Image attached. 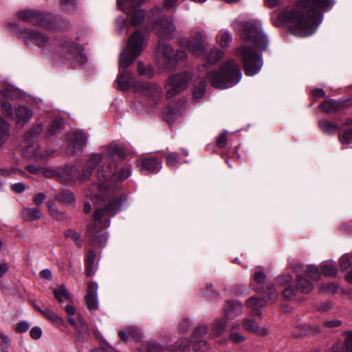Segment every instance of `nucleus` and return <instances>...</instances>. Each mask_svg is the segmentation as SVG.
Returning a JSON list of instances; mask_svg holds the SVG:
<instances>
[{"label":"nucleus","instance_id":"f257e3e1","mask_svg":"<svg viewBox=\"0 0 352 352\" xmlns=\"http://www.w3.org/2000/svg\"><path fill=\"white\" fill-rule=\"evenodd\" d=\"M94 166H98L97 170L98 184H91L86 191V196L94 201L96 210L94 219L101 227L107 228L110 225V219L121 209L122 204L126 197L120 192L118 187L112 183L121 182L130 175L128 168H123L117 175L116 165L111 154H93L83 165L82 173L67 168L66 171L72 178H78L85 182L90 179Z\"/></svg>","mask_w":352,"mask_h":352},{"label":"nucleus","instance_id":"f03ea898","mask_svg":"<svg viewBox=\"0 0 352 352\" xmlns=\"http://www.w3.org/2000/svg\"><path fill=\"white\" fill-rule=\"evenodd\" d=\"M332 0H297L296 7L287 8L281 14L283 20L300 36L313 34L322 22V12L332 8Z\"/></svg>","mask_w":352,"mask_h":352},{"label":"nucleus","instance_id":"7ed1b4c3","mask_svg":"<svg viewBox=\"0 0 352 352\" xmlns=\"http://www.w3.org/2000/svg\"><path fill=\"white\" fill-rule=\"evenodd\" d=\"M211 85L217 89H227L236 85L241 79L242 74L239 65L232 60L222 65L219 70L208 74Z\"/></svg>","mask_w":352,"mask_h":352},{"label":"nucleus","instance_id":"20e7f679","mask_svg":"<svg viewBox=\"0 0 352 352\" xmlns=\"http://www.w3.org/2000/svg\"><path fill=\"white\" fill-rule=\"evenodd\" d=\"M116 82L118 89L126 91L131 86H133L135 91L142 95L151 98L157 101L162 96V89L155 84H151L148 82H136L134 78L127 71L122 72L116 78Z\"/></svg>","mask_w":352,"mask_h":352},{"label":"nucleus","instance_id":"39448f33","mask_svg":"<svg viewBox=\"0 0 352 352\" xmlns=\"http://www.w3.org/2000/svg\"><path fill=\"white\" fill-rule=\"evenodd\" d=\"M148 34L137 31L129 38L127 45L120 55L119 66L125 69L140 54L146 45Z\"/></svg>","mask_w":352,"mask_h":352},{"label":"nucleus","instance_id":"423d86ee","mask_svg":"<svg viewBox=\"0 0 352 352\" xmlns=\"http://www.w3.org/2000/svg\"><path fill=\"white\" fill-rule=\"evenodd\" d=\"M241 38L254 44L258 49L265 50L268 45L267 36L263 32L261 24L257 21H248L241 24Z\"/></svg>","mask_w":352,"mask_h":352},{"label":"nucleus","instance_id":"0eeeda50","mask_svg":"<svg viewBox=\"0 0 352 352\" xmlns=\"http://www.w3.org/2000/svg\"><path fill=\"white\" fill-rule=\"evenodd\" d=\"M152 31L160 37L170 39L173 36L175 25L171 19L161 14L159 7L155 8L151 12Z\"/></svg>","mask_w":352,"mask_h":352},{"label":"nucleus","instance_id":"6e6552de","mask_svg":"<svg viewBox=\"0 0 352 352\" xmlns=\"http://www.w3.org/2000/svg\"><path fill=\"white\" fill-rule=\"evenodd\" d=\"M238 55L241 58L245 72L248 76L257 74L263 66L262 56L248 45H244L237 50Z\"/></svg>","mask_w":352,"mask_h":352},{"label":"nucleus","instance_id":"1a4fd4ad","mask_svg":"<svg viewBox=\"0 0 352 352\" xmlns=\"http://www.w3.org/2000/svg\"><path fill=\"white\" fill-rule=\"evenodd\" d=\"M208 44V38L205 32L195 30L188 39L179 41V45L190 51L197 57L205 55L206 48Z\"/></svg>","mask_w":352,"mask_h":352},{"label":"nucleus","instance_id":"9d476101","mask_svg":"<svg viewBox=\"0 0 352 352\" xmlns=\"http://www.w3.org/2000/svg\"><path fill=\"white\" fill-rule=\"evenodd\" d=\"M192 76L188 72H183L172 75L166 85V97L171 98L186 89Z\"/></svg>","mask_w":352,"mask_h":352},{"label":"nucleus","instance_id":"9b49d317","mask_svg":"<svg viewBox=\"0 0 352 352\" xmlns=\"http://www.w3.org/2000/svg\"><path fill=\"white\" fill-rule=\"evenodd\" d=\"M56 51L62 54L74 62L83 65L87 62V57L82 53L80 47L69 40L64 39L58 41L56 43Z\"/></svg>","mask_w":352,"mask_h":352},{"label":"nucleus","instance_id":"f8f14e48","mask_svg":"<svg viewBox=\"0 0 352 352\" xmlns=\"http://www.w3.org/2000/svg\"><path fill=\"white\" fill-rule=\"evenodd\" d=\"M144 0H117L118 7L126 14L131 15V25L136 27L140 25L145 16L143 10H137Z\"/></svg>","mask_w":352,"mask_h":352},{"label":"nucleus","instance_id":"ddd939ff","mask_svg":"<svg viewBox=\"0 0 352 352\" xmlns=\"http://www.w3.org/2000/svg\"><path fill=\"white\" fill-rule=\"evenodd\" d=\"M18 16L23 20L45 28H59L54 23L55 18L52 14H43L38 11L23 10L18 13Z\"/></svg>","mask_w":352,"mask_h":352},{"label":"nucleus","instance_id":"4468645a","mask_svg":"<svg viewBox=\"0 0 352 352\" xmlns=\"http://www.w3.org/2000/svg\"><path fill=\"white\" fill-rule=\"evenodd\" d=\"M253 278L257 284L254 289L256 292L268 296L270 301L274 302L276 300L277 292L272 283L266 282V276L263 272H256L253 275Z\"/></svg>","mask_w":352,"mask_h":352},{"label":"nucleus","instance_id":"2eb2a0df","mask_svg":"<svg viewBox=\"0 0 352 352\" xmlns=\"http://www.w3.org/2000/svg\"><path fill=\"white\" fill-rule=\"evenodd\" d=\"M21 36L25 44L30 47L36 45L42 48L50 46L48 38L38 31L25 30L21 32Z\"/></svg>","mask_w":352,"mask_h":352},{"label":"nucleus","instance_id":"dca6fc26","mask_svg":"<svg viewBox=\"0 0 352 352\" xmlns=\"http://www.w3.org/2000/svg\"><path fill=\"white\" fill-rule=\"evenodd\" d=\"M87 140V135L81 130H74L67 135L69 150L74 154L82 150Z\"/></svg>","mask_w":352,"mask_h":352},{"label":"nucleus","instance_id":"f3484780","mask_svg":"<svg viewBox=\"0 0 352 352\" xmlns=\"http://www.w3.org/2000/svg\"><path fill=\"white\" fill-rule=\"evenodd\" d=\"M185 107L186 101L168 105L164 113V119L170 124L177 123L182 118Z\"/></svg>","mask_w":352,"mask_h":352},{"label":"nucleus","instance_id":"a211bd4d","mask_svg":"<svg viewBox=\"0 0 352 352\" xmlns=\"http://www.w3.org/2000/svg\"><path fill=\"white\" fill-rule=\"evenodd\" d=\"M91 245L98 246L99 248L104 247L107 241V232L100 230H96V226L91 225L86 233Z\"/></svg>","mask_w":352,"mask_h":352},{"label":"nucleus","instance_id":"6ab92c4d","mask_svg":"<svg viewBox=\"0 0 352 352\" xmlns=\"http://www.w3.org/2000/svg\"><path fill=\"white\" fill-rule=\"evenodd\" d=\"M246 307L252 315H256L259 317L262 316L261 309L264 308L267 302L263 298L256 296H252L246 301Z\"/></svg>","mask_w":352,"mask_h":352},{"label":"nucleus","instance_id":"aec40b11","mask_svg":"<svg viewBox=\"0 0 352 352\" xmlns=\"http://www.w3.org/2000/svg\"><path fill=\"white\" fill-rule=\"evenodd\" d=\"M98 285L96 283H90L87 286V292L85 296L87 306L90 310H95L98 308Z\"/></svg>","mask_w":352,"mask_h":352},{"label":"nucleus","instance_id":"412c9836","mask_svg":"<svg viewBox=\"0 0 352 352\" xmlns=\"http://www.w3.org/2000/svg\"><path fill=\"white\" fill-rule=\"evenodd\" d=\"M243 306L240 302L229 300L224 306V312L228 318H234L242 314Z\"/></svg>","mask_w":352,"mask_h":352},{"label":"nucleus","instance_id":"4be33fe9","mask_svg":"<svg viewBox=\"0 0 352 352\" xmlns=\"http://www.w3.org/2000/svg\"><path fill=\"white\" fill-rule=\"evenodd\" d=\"M21 214L24 221L29 222H33L43 218V213L38 208H24L21 210Z\"/></svg>","mask_w":352,"mask_h":352},{"label":"nucleus","instance_id":"5701e85b","mask_svg":"<svg viewBox=\"0 0 352 352\" xmlns=\"http://www.w3.org/2000/svg\"><path fill=\"white\" fill-rule=\"evenodd\" d=\"M139 166L140 170H146L151 173L158 172L162 168L161 163L156 158L142 160Z\"/></svg>","mask_w":352,"mask_h":352},{"label":"nucleus","instance_id":"b1692460","mask_svg":"<svg viewBox=\"0 0 352 352\" xmlns=\"http://www.w3.org/2000/svg\"><path fill=\"white\" fill-rule=\"evenodd\" d=\"M25 153L28 157L36 160H43L51 155L48 151H42L41 148L36 144H33L27 147Z\"/></svg>","mask_w":352,"mask_h":352},{"label":"nucleus","instance_id":"393cba45","mask_svg":"<svg viewBox=\"0 0 352 352\" xmlns=\"http://www.w3.org/2000/svg\"><path fill=\"white\" fill-rule=\"evenodd\" d=\"M295 271L298 278V290L303 294L309 293L314 287L313 284L304 277L299 269H295Z\"/></svg>","mask_w":352,"mask_h":352},{"label":"nucleus","instance_id":"a878e982","mask_svg":"<svg viewBox=\"0 0 352 352\" xmlns=\"http://www.w3.org/2000/svg\"><path fill=\"white\" fill-rule=\"evenodd\" d=\"M15 119L16 124H23L32 116V111L25 106H19L15 109Z\"/></svg>","mask_w":352,"mask_h":352},{"label":"nucleus","instance_id":"bb28decb","mask_svg":"<svg viewBox=\"0 0 352 352\" xmlns=\"http://www.w3.org/2000/svg\"><path fill=\"white\" fill-rule=\"evenodd\" d=\"M296 329H298V331H293L292 332V336L296 338H299L310 333H318L320 331L319 326H310L307 324H300Z\"/></svg>","mask_w":352,"mask_h":352},{"label":"nucleus","instance_id":"cd10ccee","mask_svg":"<svg viewBox=\"0 0 352 352\" xmlns=\"http://www.w3.org/2000/svg\"><path fill=\"white\" fill-rule=\"evenodd\" d=\"M227 321L225 319H219L214 322L210 328L209 336L212 339H214L221 336L226 330Z\"/></svg>","mask_w":352,"mask_h":352},{"label":"nucleus","instance_id":"c85d7f7f","mask_svg":"<svg viewBox=\"0 0 352 352\" xmlns=\"http://www.w3.org/2000/svg\"><path fill=\"white\" fill-rule=\"evenodd\" d=\"M53 293L56 299L63 303L64 300L72 302V296L65 285H61L57 288L53 289Z\"/></svg>","mask_w":352,"mask_h":352},{"label":"nucleus","instance_id":"c756f323","mask_svg":"<svg viewBox=\"0 0 352 352\" xmlns=\"http://www.w3.org/2000/svg\"><path fill=\"white\" fill-rule=\"evenodd\" d=\"M55 200L65 206H69L75 201V196L72 192L63 190L56 195Z\"/></svg>","mask_w":352,"mask_h":352},{"label":"nucleus","instance_id":"7c9ffc66","mask_svg":"<svg viewBox=\"0 0 352 352\" xmlns=\"http://www.w3.org/2000/svg\"><path fill=\"white\" fill-rule=\"evenodd\" d=\"M296 269H299L302 274H305L313 280H318L320 276L318 268L314 265H299Z\"/></svg>","mask_w":352,"mask_h":352},{"label":"nucleus","instance_id":"2f4dec72","mask_svg":"<svg viewBox=\"0 0 352 352\" xmlns=\"http://www.w3.org/2000/svg\"><path fill=\"white\" fill-rule=\"evenodd\" d=\"M206 83L201 78L195 80L192 89V95L195 100H198L205 95Z\"/></svg>","mask_w":352,"mask_h":352},{"label":"nucleus","instance_id":"473e14b6","mask_svg":"<svg viewBox=\"0 0 352 352\" xmlns=\"http://www.w3.org/2000/svg\"><path fill=\"white\" fill-rule=\"evenodd\" d=\"M40 313H41L52 323L56 324V326L60 327L65 325L64 320L50 309L40 310Z\"/></svg>","mask_w":352,"mask_h":352},{"label":"nucleus","instance_id":"72a5a7b5","mask_svg":"<svg viewBox=\"0 0 352 352\" xmlns=\"http://www.w3.org/2000/svg\"><path fill=\"white\" fill-rule=\"evenodd\" d=\"M78 0H60V6L63 11L68 14H74L79 8Z\"/></svg>","mask_w":352,"mask_h":352},{"label":"nucleus","instance_id":"f704fd0d","mask_svg":"<svg viewBox=\"0 0 352 352\" xmlns=\"http://www.w3.org/2000/svg\"><path fill=\"white\" fill-rule=\"evenodd\" d=\"M19 91L11 85H5L0 88V96L3 98H16L19 96Z\"/></svg>","mask_w":352,"mask_h":352},{"label":"nucleus","instance_id":"c9c22d12","mask_svg":"<svg viewBox=\"0 0 352 352\" xmlns=\"http://www.w3.org/2000/svg\"><path fill=\"white\" fill-rule=\"evenodd\" d=\"M8 124L0 116V149L3 146L10 138Z\"/></svg>","mask_w":352,"mask_h":352},{"label":"nucleus","instance_id":"e433bc0d","mask_svg":"<svg viewBox=\"0 0 352 352\" xmlns=\"http://www.w3.org/2000/svg\"><path fill=\"white\" fill-rule=\"evenodd\" d=\"M96 254L93 250H89L87 252L86 257V274L87 276H91L96 272V266L94 264Z\"/></svg>","mask_w":352,"mask_h":352},{"label":"nucleus","instance_id":"4c0bfd02","mask_svg":"<svg viewBox=\"0 0 352 352\" xmlns=\"http://www.w3.org/2000/svg\"><path fill=\"white\" fill-rule=\"evenodd\" d=\"M318 124L322 131L328 134H333L339 130V126L327 120H321Z\"/></svg>","mask_w":352,"mask_h":352},{"label":"nucleus","instance_id":"58836bf2","mask_svg":"<svg viewBox=\"0 0 352 352\" xmlns=\"http://www.w3.org/2000/svg\"><path fill=\"white\" fill-rule=\"evenodd\" d=\"M321 271L322 274L327 276H334L337 274L338 270L333 261H327L323 262L321 265Z\"/></svg>","mask_w":352,"mask_h":352},{"label":"nucleus","instance_id":"ea45409f","mask_svg":"<svg viewBox=\"0 0 352 352\" xmlns=\"http://www.w3.org/2000/svg\"><path fill=\"white\" fill-rule=\"evenodd\" d=\"M47 206L48 208V212L50 215L57 221H63L66 215L61 211H60L55 204L51 201L47 202Z\"/></svg>","mask_w":352,"mask_h":352},{"label":"nucleus","instance_id":"a19ab883","mask_svg":"<svg viewBox=\"0 0 352 352\" xmlns=\"http://www.w3.org/2000/svg\"><path fill=\"white\" fill-rule=\"evenodd\" d=\"M232 40L231 34L227 30H221L217 34V41L222 47H228Z\"/></svg>","mask_w":352,"mask_h":352},{"label":"nucleus","instance_id":"79ce46f5","mask_svg":"<svg viewBox=\"0 0 352 352\" xmlns=\"http://www.w3.org/2000/svg\"><path fill=\"white\" fill-rule=\"evenodd\" d=\"M223 56V53L221 50L213 48L212 49L209 53H206L205 55L202 57L206 58L208 60V62L210 63H215L216 62L220 60Z\"/></svg>","mask_w":352,"mask_h":352},{"label":"nucleus","instance_id":"37998d69","mask_svg":"<svg viewBox=\"0 0 352 352\" xmlns=\"http://www.w3.org/2000/svg\"><path fill=\"white\" fill-rule=\"evenodd\" d=\"M157 48L162 50L164 56L166 58L167 60L170 62L175 52L172 46L168 43L160 41L157 44Z\"/></svg>","mask_w":352,"mask_h":352},{"label":"nucleus","instance_id":"c03bdc74","mask_svg":"<svg viewBox=\"0 0 352 352\" xmlns=\"http://www.w3.org/2000/svg\"><path fill=\"white\" fill-rule=\"evenodd\" d=\"M287 280L289 284L283 290V296L285 299L292 300L296 298L298 289H296L291 285L290 282L292 280V278L290 276H287Z\"/></svg>","mask_w":352,"mask_h":352},{"label":"nucleus","instance_id":"a18cd8bd","mask_svg":"<svg viewBox=\"0 0 352 352\" xmlns=\"http://www.w3.org/2000/svg\"><path fill=\"white\" fill-rule=\"evenodd\" d=\"M189 350V341L184 339L173 344L170 347V352H188Z\"/></svg>","mask_w":352,"mask_h":352},{"label":"nucleus","instance_id":"49530a36","mask_svg":"<svg viewBox=\"0 0 352 352\" xmlns=\"http://www.w3.org/2000/svg\"><path fill=\"white\" fill-rule=\"evenodd\" d=\"M338 285L334 283H326L320 285L319 292L324 294H334L338 292Z\"/></svg>","mask_w":352,"mask_h":352},{"label":"nucleus","instance_id":"de8ad7c7","mask_svg":"<svg viewBox=\"0 0 352 352\" xmlns=\"http://www.w3.org/2000/svg\"><path fill=\"white\" fill-rule=\"evenodd\" d=\"M339 103L333 100H327L320 104V108L327 113H332L339 109Z\"/></svg>","mask_w":352,"mask_h":352},{"label":"nucleus","instance_id":"09e8293b","mask_svg":"<svg viewBox=\"0 0 352 352\" xmlns=\"http://www.w3.org/2000/svg\"><path fill=\"white\" fill-rule=\"evenodd\" d=\"M240 327V325L239 324H234L232 327V329L230 330V337L229 339L231 342L235 344H239L245 340V337L238 333L237 331H235V329H239Z\"/></svg>","mask_w":352,"mask_h":352},{"label":"nucleus","instance_id":"8fccbe9b","mask_svg":"<svg viewBox=\"0 0 352 352\" xmlns=\"http://www.w3.org/2000/svg\"><path fill=\"white\" fill-rule=\"evenodd\" d=\"M242 325L244 329L251 333H254L258 331V324L252 319L245 318L242 322Z\"/></svg>","mask_w":352,"mask_h":352},{"label":"nucleus","instance_id":"3c124183","mask_svg":"<svg viewBox=\"0 0 352 352\" xmlns=\"http://www.w3.org/2000/svg\"><path fill=\"white\" fill-rule=\"evenodd\" d=\"M65 236L74 241L78 248H80L82 247V244L80 240V235L76 230L69 229L65 232Z\"/></svg>","mask_w":352,"mask_h":352},{"label":"nucleus","instance_id":"603ef678","mask_svg":"<svg viewBox=\"0 0 352 352\" xmlns=\"http://www.w3.org/2000/svg\"><path fill=\"white\" fill-rule=\"evenodd\" d=\"M192 348L195 352H208L210 350V345L207 341L200 340L194 342Z\"/></svg>","mask_w":352,"mask_h":352},{"label":"nucleus","instance_id":"864d4df0","mask_svg":"<svg viewBox=\"0 0 352 352\" xmlns=\"http://www.w3.org/2000/svg\"><path fill=\"white\" fill-rule=\"evenodd\" d=\"M138 72L140 75L146 77H152L154 75V71L150 66H144L142 62L138 64Z\"/></svg>","mask_w":352,"mask_h":352},{"label":"nucleus","instance_id":"5fc2aeb1","mask_svg":"<svg viewBox=\"0 0 352 352\" xmlns=\"http://www.w3.org/2000/svg\"><path fill=\"white\" fill-rule=\"evenodd\" d=\"M162 348L157 343H148L144 344L140 349V352H162Z\"/></svg>","mask_w":352,"mask_h":352},{"label":"nucleus","instance_id":"6e6d98bb","mask_svg":"<svg viewBox=\"0 0 352 352\" xmlns=\"http://www.w3.org/2000/svg\"><path fill=\"white\" fill-rule=\"evenodd\" d=\"M187 59V54L183 50H177L174 52L173 58L170 62L182 63Z\"/></svg>","mask_w":352,"mask_h":352},{"label":"nucleus","instance_id":"4d7b16f0","mask_svg":"<svg viewBox=\"0 0 352 352\" xmlns=\"http://www.w3.org/2000/svg\"><path fill=\"white\" fill-rule=\"evenodd\" d=\"M209 331V327L206 324H200L197 326L193 331V337L198 338L206 335Z\"/></svg>","mask_w":352,"mask_h":352},{"label":"nucleus","instance_id":"13d9d810","mask_svg":"<svg viewBox=\"0 0 352 352\" xmlns=\"http://www.w3.org/2000/svg\"><path fill=\"white\" fill-rule=\"evenodd\" d=\"M77 324L78 327H76V330L78 333L82 334L88 331L87 324L85 320L82 318V317L80 315L78 316Z\"/></svg>","mask_w":352,"mask_h":352},{"label":"nucleus","instance_id":"bf43d9fd","mask_svg":"<svg viewBox=\"0 0 352 352\" xmlns=\"http://www.w3.org/2000/svg\"><path fill=\"white\" fill-rule=\"evenodd\" d=\"M339 139L342 144H351L352 143V128L344 131L342 135H340Z\"/></svg>","mask_w":352,"mask_h":352},{"label":"nucleus","instance_id":"052dcab7","mask_svg":"<svg viewBox=\"0 0 352 352\" xmlns=\"http://www.w3.org/2000/svg\"><path fill=\"white\" fill-rule=\"evenodd\" d=\"M1 109H2V112L4 116H6L8 118H11L12 119H14V117L13 113H12V107L10 103H8L6 101H2Z\"/></svg>","mask_w":352,"mask_h":352},{"label":"nucleus","instance_id":"680f3d73","mask_svg":"<svg viewBox=\"0 0 352 352\" xmlns=\"http://www.w3.org/2000/svg\"><path fill=\"white\" fill-rule=\"evenodd\" d=\"M17 173L23 174V172L15 168H0V175L4 177H12Z\"/></svg>","mask_w":352,"mask_h":352},{"label":"nucleus","instance_id":"e2e57ef3","mask_svg":"<svg viewBox=\"0 0 352 352\" xmlns=\"http://www.w3.org/2000/svg\"><path fill=\"white\" fill-rule=\"evenodd\" d=\"M340 267L342 271L347 270L351 266V263L348 255H343L339 260Z\"/></svg>","mask_w":352,"mask_h":352},{"label":"nucleus","instance_id":"0e129e2a","mask_svg":"<svg viewBox=\"0 0 352 352\" xmlns=\"http://www.w3.org/2000/svg\"><path fill=\"white\" fill-rule=\"evenodd\" d=\"M166 164L172 168L177 164V154L176 153H169L166 156Z\"/></svg>","mask_w":352,"mask_h":352},{"label":"nucleus","instance_id":"69168bd1","mask_svg":"<svg viewBox=\"0 0 352 352\" xmlns=\"http://www.w3.org/2000/svg\"><path fill=\"white\" fill-rule=\"evenodd\" d=\"M332 303L330 301L322 302L318 304L317 309L321 312H327L332 308Z\"/></svg>","mask_w":352,"mask_h":352},{"label":"nucleus","instance_id":"338daca9","mask_svg":"<svg viewBox=\"0 0 352 352\" xmlns=\"http://www.w3.org/2000/svg\"><path fill=\"white\" fill-rule=\"evenodd\" d=\"M60 125H61L60 120H54L50 124V126L48 130V133L50 135H54V133H56L57 130L60 129Z\"/></svg>","mask_w":352,"mask_h":352},{"label":"nucleus","instance_id":"774afa93","mask_svg":"<svg viewBox=\"0 0 352 352\" xmlns=\"http://www.w3.org/2000/svg\"><path fill=\"white\" fill-rule=\"evenodd\" d=\"M344 343L347 352H352V331L346 333Z\"/></svg>","mask_w":352,"mask_h":352}]
</instances>
